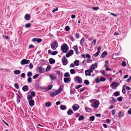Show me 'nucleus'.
Here are the masks:
<instances>
[{
  "label": "nucleus",
  "mask_w": 131,
  "mask_h": 131,
  "mask_svg": "<svg viewBox=\"0 0 131 131\" xmlns=\"http://www.w3.org/2000/svg\"><path fill=\"white\" fill-rule=\"evenodd\" d=\"M63 86L61 85L58 90L55 92H51L50 93V96L51 97H53L55 95L60 94L63 89Z\"/></svg>",
  "instance_id": "1"
},
{
  "label": "nucleus",
  "mask_w": 131,
  "mask_h": 131,
  "mask_svg": "<svg viewBox=\"0 0 131 131\" xmlns=\"http://www.w3.org/2000/svg\"><path fill=\"white\" fill-rule=\"evenodd\" d=\"M69 49V47L66 44L63 43L61 46V50L64 53H67Z\"/></svg>",
  "instance_id": "2"
},
{
  "label": "nucleus",
  "mask_w": 131,
  "mask_h": 131,
  "mask_svg": "<svg viewBox=\"0 0 131 131\" xmlns=\"http://www.w3.org/2000/svg\"><path fill=\"white\" fill-rule=\"evenodd\" d=\"M32 97L30 95H28L27 96V99L28 101L29 105L31 107L34 104V101L32 100Z\"/></svg>",
  "instance_id": "3"
},
{
  "label": "nucleus",
  "mask_w": 131,
  "mask_h": 131,
  "mask_svg": "<svg viewBox=\"0 0 131 131\" xmlns=\"http://www.w3.org/2000/svg\"><path fill=\"white\" fill-rule=\"evenodd\" d=\"M50 46L51 48L53 50H54L58 46V42L56 40H54L51 43Z\"/></svg>",
  "instance_id": "4"
},
{
  "label": "nucleus",
  "mask_w": 131,
  "mask_h": 131,
  "mask_svg": "<svg viewBox=\"0 0 131 131\" xmlns=\"http://www.w3.org/2000/svg\"><path fill=\"white\" fill-rule=\"evenodd\" d=\"M95 81L97 83H99L100 81L104 82L106 80L105 78L103 77H101L100 79L98 77H97L95 79Z\"/></svg>",
  "instance_id": "5"
},
{
  "label": "nucleus",
  "mask_w": 131,
  "mask_h": 131,
  "mask_svg": "<svg viewBox=\"0 0 131 131\" xmlns=\"http://www.w3.org/2000/svg\"><path fill=\"white\" fill-rule=\"evenodd\" d=\"M119 85V83L113 82L111 84V86H112V89H116L117 87Z\"/></svg>",
  "instance_id": "6"
},
{
  "label": "nucleus",
  "mask_w": 131,
  "mask_h": 131,
  "mask_svg": "<svg viewBox=\"0 0 131 131\" xmlns=\"http://www.w3.org/2000/svg\"><path fill=\"white\" fill-rule=\"evenodd\" d=\"M99 105V101H96L94 102L91 106L94 108H97Z\"/></svg>",
  "instance_id": "7"
},
{
  "label": "nucleus",
  "mask_w": 131,
  "mask_h": 131,
  "mask_svg": "<svg viewBox=\"0 0 131 131\" xmlns=\"http://www.w3.org/2000/svg\"><path fill=\"white\" fill-rule=\"evenodd\" d=\"M62 61L63 65L64 66L66 65L68 63V60L66 58L65 56H64L62 58Z\"/></svg>",
  "instance_id": "8"
},
{
  "label": "nucleus",
  "mask_w": 131,
  "mask_h": 131,
  "mask_svg": "<svg viewBox=\"0 0 131 131\" xmlns=\"http://www.w3.org/2000/svg\"><path fill=\"white\" fill-rule=\"evenodd\" d=\"M30 62V60L24 59L21 61L20 63L21 65H24L26 64L29 63Z\"/></svg>",
  "instance_id": "9"
},
{
  "label": "nucleus",
  "mask_w": 131,
  "mask_h": 131,
  "mask_svg": "<svg viewBox=\"0 0 131 131\" xmlns=\"http://www.w3.org/2000/svg\"><path fill=\"white\" fill-rule=\"evenodd\" d=\"M37 71L41 73H43L45 71V68L41 66L37 68Z\"/></svg>",
  "instance_id": "10"
},
{
  "label": "nucleus",
  "mask_w": 131,
  "mask_h": 131,
  "mask_svg": "<svg viewBox=\"0 0 131 131\" xmlns=\"http://www.w3.org/2000/svg\"><path fill=\"white\" fill-rule=\"evenodd\" d=\"M79 106L77 104H74L72 106L73 110L74 111H76L78 110L79 108Z\"/></svg>",
  "instance_id": "11"
},
{
  "label": "nucleus",
  "mask_w": 131,
  "mask_h": 131,
  "mask_svg": "<svg viewBox=\"0 0 131 131\" xmlns=\"http://www.w3.org/2000/svg\"><path fill=\"white\" fill-rule=\"evenodd\" d=\"M32 41L34 42H35L36 41L37 42L39 43L42 41V39L40 38H33Z\"/></svg>",
  "instance_id": "12"
},
{
  "label": "nucleus",
  "mask_w": 131,
  "mask_h": 131,
  "mask_svg": "<svg viewBox=\"0 0 131 131\" xmlns=\"http://www.w3.org/2000/svg\"><path fill=\"white\" fill-rule=\"evenodd\" d=\"M76 80L79 83L81 84L82 82V80L81 78L79 76H77L75 77Z\"/></svg>",
  "instance_id": "13"
},
{
  "label": "nucleus",
  "mask_w": 131,
  "mask_h": 131,
  "mask_svg": "<svg viewBox=\"0 0 131 131\" xmlns=\"http://www.w3.org/2000/svg\"><path fill=\"white\" fill-rule=\"evenodd\" d=\"M97 67V63H95L94 64H92L90 67V68L93 70L95 69Z\"/></svg>",
  "instance_id": "14"
},
{
  "label": "nucleus",
  "mask_w": 131,
  "mask_h": 131,
  "mask_svg": "<svg viewBox=\"0 0 131 131\" xmlns=\"http://www.w3.org/2000/svg\"><path fill=\"white\" fill-rule=\"evenodd\" d=\"M85 39L83 37L80 40V45L82 46H83L84 45Z\"/></svg>",
  "instance_id": "15"
},
{
  "label": "nucleus",
  "mask_w": 131,
  "mask_h": 131,
  "mask_svg": "<svg viewBox=\"0 0 131 131\" xmlns=\"http://www.w3.org/2000/svg\"><path fill=\"white\" fill-rule=\"evenodd\" d=\"M50 77L51 80L53 81L56 79V76L54 74H52L50 75Z\"/></svg>",
  "instance_id": "16"
},
{
  "label": "nucleus",
  "mask_w": 131,
  "mask_h": 131,
  "mask_svg": "<svg viewBox=\"0 0 131 131\" xmlns=\"http://www.w3.org/2000/svg\"><path fill=\"white\" fill-rule=\"evenodd\" d=\"M64 81L65 83H69L71 81V79L70 78H64Z\"/></svg>",
  "instance_id": "17"
},
{
  "label": "nucleus",
  "mask_w": 131,
  "mask_h": 131,
  "mask_svg": "<svg viewBox=\"0 0 131 131\" xmlns=\"http://www.w3.org/2000/svg\"><path fill=\"white\" fill-rule=\"evenodd\" d=\"M107 53L106 51H105L102 53L101 55L100 58H104L107 55Z\"/></svg>",
  "instance_id": "18"
},
{
  "label": "nucleus",
  "mask_w": 131,
  "mask_h": 131,
  "mask_svg": "<svg viewBox=\"0 0 131 131\" xmlns=\"http://www.w3.org/2000/svg\"><path fill=\"white\" fill-rule=\"evenodd\" d=\"M73 48L75 51V52L76 54H78L79 53V52L78 50V49L77 46H74L73 47Z\"/></svg>",
  "instance_id": "19"
},
{
  "label": "nucleus",
  "mask_w": 131,
  "mask_h": 131,
  "mask_svg": "<svg viewBox=\"0 0 131 131\" xmlns=\"http://www.w3.org/2000/svg\"><path fill=\"white\" fill-rule=\"evenodd\" d=\"M49 62L50 64H53L55 63V60L52 58H51L49 59Z\"/></svg>",
  "instance_id": "20"
},
{
  "label": "nucleus",
  "mask_w": 131,
  "mask_h": 131,
  "mask_svg": "<svg viewBox=\"0 0 131 131\" xmlns=\"http://www.w3.org/2000/svg\"><path fill=\"white\" fill-rule=\"evenodd\" d=\"M22 90L24 91H26L28 90V88L27 86L25 85L22 88Z\"/></svg>",
  "instance_id": "21"
},
{
  "label": "nucleus",
  "mask_w": 131,
  "mask_h": 131,
  "mask_svg": "<svg viewBox=\"0 0 131 131\" xmlns=\"http://www.w3.org/2000/svg\"><path fill=\"white\" fill-rule=\"evenodd\" d=\"M25 18L26 20H28L30 19V16L28 14H26L25 16Z\"/></svg>",
  "instance_id": "22"
},
{
  "label": "nucleus",
  "mask_w": 131,
  "mask_h": 131,
  "mask_svg": "<svg viewBox=\"0 0 131 131\" xmlns=\"http://www.w3.org/2000/svg\"><path fill=\"white\" fill-rule=\"evenodd\" d=\"M73 113V111L70 109H69L67 112V114L68 115H70Z\"/></svg>",
  "instance_id": "23"
},
{
  "label": "nucleus",
  "mask_w": 131,
  "mask_h": 131,
  "mask_svg": "<svg viewBox=\"0 0 131 131\" xmlns=\"http://www.w3.org/2000/svg\"><path fill=\"white\" fill-rule=\"evenodd\" d=\"M60 108L62 110H66L67 107L65 105H61L60 106Z\"/></svg>",
  "instance_id": "24"
},
{
  "label": "nucleus",
  "mask_w": 131,
  "mask_h": 131,
  "mask_svg": "<svg viewBox=\"0 0 131 131\" xmlns=\"http://www.w3.org/2000/svg\"><path fill=\"white\" fill-rule=\"evenodd\" d=\"M85 74L86 75H89L90 76L91 75V74L90 73L88 70H85Z\"/></svg>",
  "instance_id": "25"
},
{
  "label": "nucleus",
  "mask_w": 131,
  "mask_h": 131,
  "mask_svg": "<svg viewBox=\"0 0 131 131\" xmlns=\"http://www.w3.org/2000/svg\"><path fill=\"white\" fill-rule=\"evenodd\" d=\"M20 71L19 70H16L14 71V73L15 74H18L20 73Z\"/></svg>",
  "instance_id": "26"
},
{
  "label": "nucleus",
  "mask_w": 131,
  "mask_h": 131,
  "mask_svg": "<svg viewBox=\"0 0 131 131\" xmlns=\"http://www.w3.org/2000/svg\"><path fill=\"white\" fill-rule=\"evenodd\" d=\"M79 60H76L74 62V64L76 66H78L79 65Z\"/></svg>",
  "instance_id": "27"
},
{
  "label": "nucleus",
  "mask_w": 131,
  "mask_h": 131,
  "mask_svg": "<svg viewBox=\"0 0 131 131\" xmlns=\"http://www.w3.org/2000/svg\"><path fill=\"white\" fill-rule=\"evenodd\" d=\"M51 105V103L50 102H48L45 103V106L47 107H49Z\"/></svg>",
  "instance_id": "28"
},
{
  "label": "nucleus",
  "mask_w": 131,
  "mask_h": 131,
  "mask_svg": "<svg viewBox=\"0 0 131 131\" xmlns=\"http://www.w3.org/2000/svg\"><path fill=\"white\" fill-rule=\"evenodd\" d=\"M118 115L119 117H122L123 116L124 113L122 112H120L118 113Z\"/></svg>",
  "instance_id": "29"
},
{
  "label": "nucleus",
  "mask_w": 131,
  "mask_h": 131,
  "mask_svg": "<svg viewBox=\"0 0 131 131\" xmlns=\"http://www.w3.org/2000/svg\"><path fill=\"white\" fill-rule=\"evenodd\" d=\"M69 38L72 42H73L75 40V39L73 36H70L69 37Z\"/></svg>",
  "instance_id": "30"
},
{
  "label": "nucleus",
  "mask_w": 131,
  "mask_h": 131,
  "mask_svg": "<svg viewBox=\"0 0 131 131\" xmlns=\"http://www.w3.org/2000/svg\"><path fill=\"white\" fill-rule=\"evenodd\" d=\"M31 96H32V97H34L35 96V92L34 91H32L31 92Z\"/></svg>",
  "instance_id": "31"
},
{
  "label": "nucleus",
  "mask_w": 131,
  "mask_h": 131,
  "mask_svg": "<svg viewBox=\"0 0 131 131\" xmlns=\"http://www.w3.org/2000/svg\"><path fill=\"white\" fill-rule=\"evenodd\" d=\"M84 83L85 84L88 85L89 84V82L88 80H85L84 81Z\"/></svg>",
  "instance_id": "32"
},
{
  "label": "nucleus",
  "mask_w": 131,
  "mask_h": 131,
  "mask_svg": "<svg viewBox=\"0 0 131 131\" xmlns=\"http://www.w3.org/2000/svg\"><path fill=\"white\" fill-rule=\"evenodd\" d=\"M70 72L71 74H73L75 73L74 69H71L70 70Z\"/></svg>",
  "instance_id": "33"
},
{
  "label": "nucleus",
  "mask_w": 131,
  "mask_h": 131,
  "mask_svg": "<svg viewBox=\"0 0 131 131\" xmlns=\"http://www.w3.org/2000/svg\"><path fill=\"white\" fill-rule=\"evenodd\" d=\"M85 110L88 112H91L92 111V110L91 108H89L87 107L85 108Z\"/></svg>",
  "instance_id": "34"
},
{
  "label": "nucleus",
  "mask_w": 131,
  "mask_h": 131,
  "mask_svg": "<svg viewBox=\"0 0 131 131\" xmlns=\"http://www.w3.org/2000/svg\"><path fill=\"white\" fill-rule=\"evenodd\" d=\"M70 76V75L69 73L66 72L64 74V77H69Z\"/></svg>",
  "instance_id": "35"
},
{
  "label": "nucleus",
  "mask_w": 131,
  "mask_h": 131,
  "mask_svg": "<svg viewBox=\"0 0 131 131\" xmlns=\"http://www.w3.org/2000/svg\"><path fill=\"white\" fill-rule=\"evenodd\" d=\"M119 93L118 91L114 93V96H119Z\"/></svg>",
  "instance_id": "36"
},
{
  "label": "nucleus",
  "mask_w": 131,
  "mask_h": 131,
  "mask_svg": "<svg viewBox=\"0 0 131 131\" xmlns=\"http://www.w3.org/2000/svg\"><path fill=\"white\" fill-rule=\"evenodd\" d=\"M84 118V116L83 115H81L78 118V120L79 121H81L83 120Z\"/></svg>",
  "instance_id": "37"
},
{
  "label": "nucleus",
  "mask_w": 131,
  "mask_h": 131,
  "mask_svg": "<svg viewBox=\"0 0 131 131\" xmlns=\"http://www.w3.org/2000/svg\"><path fill=\"white\" fill-rule=\"evenodd\" d=\"M58 53V52L56 51H54L51 52V55L54 56L56 55Z\"/></svg>",
  "instance_id": "38"
},
{
  "label": "nucleus",
  "mask_w": 131,
  "mask_h": 131,
  "mask_svg": "<svg viewBox=\"0 0 131 131\" xmlns=\"http://www.w3.org/2000/svg\"><path fill=\"white\" fill-rule=\"evenodd\" d=\"M32 75V73L31 72H28L27 74V76L29 77H30Z\"/></svg>",
  "instance_id": "39"
},
{
  "label": "nucleus",
  "mask_w": 131,
  "mask_h": 131,
  "mask_svg": "<svg viewBox=\"0 0 131 131\" xmlns=\"http://www.w3.org/2000/svg\"><path fill=\"white\" fill-rule=\"evenodd\" d=\"M20 96L19 95H18V96L17 97V103L18 104H19L20 102Z\"/></svg>",
  "instance_id": "40"
},
{
  "label": "nucleus",
  "mask_w": 131,
  "mask_h": 131,
  "mask_svg": "<svg viewBox=\"0 0 131 131\" xmlns=\"http://www.w3.org/2000/svg\"><path fill=\"white\" fill-rule=\"evenodd\" d=\"M31 24L30 23H27L25 25V27L27 28H28L30 27Z\"/></svg>",
  "instance_id": "41"
},
{
  "label": "nucleus",
  "mask_w": 131,
  "mask_h": 131,
  "mask_svg": "<svg viewBox=\"0 0 131 131\" xmlns=\"http://www.w3.org/2000/svg\"><path fill=\"white\" fill-rule=\"evenodd\" d=\"M117 99L118 101L119 102H121L122 101L123 99L121 96H120L117 97Z\"/></svg>",
  "instance_id": "42"
},
{
  "label": "nucleus",
  "mask_w": 131,
  "mask_h": 131,
  "mask_svg": "<svg viewBox=\"0 0 131 131\" xmlns=\"http://www.w3.org/2000/svg\"><path fill=\"white\" fill-rule=\"evenodd\" d=\"M65 29L66 31H68L70 30V28L69 26H67L65 27Z\"/></svg>",
  "instance_id": "43"
},
{
  "label": "nucleus",
  "mask_w": 131,
  "mask_h": 131,
  "mask_svg": "<svg viewBox=\"0 0 131 131\" xmlns=\"http://www.w3.org/2000/svg\"><path fill=\"white\" fill-rule=\"evenodd\" d=\"M95 118V117L93 116L90 117V120L92 121H93L94 120Z\"/></svg>",
  "instance_id": "44"
},
{
  "label": "nucleus",
  "mask_w": 131,
  "mask_h": 131,
  "mask_svg": "<svg viewBox=\"0 0 131 131\" xmlns=\"http://www.w3.org/2000/svg\"><path fill=\"white\" fill-rule=\"evenodd\" d=\"M75 37L77 39L78 38L80 37V35L78 33H76L75 35Z\"/></svg>",
  "instance_id": "45"
},
{
  "label": "nucleus",
  "mask_w": 131,
  "mask_h": 131,
  "mask_svg": "<svg viewBox=\"0 0 131 131\" xmlns=\"http://www.w3.org/2000/svg\"><path fill=\"white\" fill-rule=\"evenodd\" d=\"M52 87L53 85L52 84H51L48 87L47 89L49 90H50L52 89Z\"/></svg>",
  "instance_id": "46"
},
{
  "label": "nucleus",
  "mask_w": 131,
  "mask_h": 131,
  "mask_svg": "<svg viewBox=\"0 0 131 131\" xmlns=\"http://www.w3.org/2000/svg\"><path fill=\"white\" fill-rule=\"evenodd\" d=\"M100 53V51H97V52H96L95 53L94 55V56L95 57H96L97 56H98Z\"/></svg>",
  "instance_id": "47"
},
{
  "label": "nucleus",
  "mask_w": 131,
  "mask_h": 131,
  "mask_svg": "<svg viewBox=\"0 0 131 131\" xmlns=\"http://www.w3.org/2000/svg\"><path fill=\"white\" fill-rule=\"evenodd\" d=\"M27 81L28 83L31 82L32 81V79L30 77H28L27 79Z\"/></svg>",
  "instance_id": "48"
},
{
  "label": "nucleus",
  "mask_w": 131,
  "mask_h": 131,
  "mask_svg": "<svg viewBox=\"0 0 131 131\" xmlns=\"http://www.w3.org/2000/svg\"><path fill=\"white\" fill-rule=\"evenodd\" d=\"M85 88L84 87L83 88H82L81 89H80V90L79 91L80 93L81 92H82L84 91L85 90Z\"/></svg>",
  "instance_id": "49"
},
{
  "label": "nucleus",
  "mask_w": 131,
  "mask_h": 131,
  "mask_svg": "<svg viewBox=\"0 0 131 131\" xmlns=\"http://www.w3.org/2000/svg\"><path fill=\"white\" fill-rule=\"evenodd\" d=\"M15 87L17 89H18L19 88L18 85L17 83H15L14 85Z\"/></svg>",
  "instance_id": "50"
},
{
  "label": "nucleus",
  "mask_w": 131,
  "mask_h": 131,
  "mask_svg": "<svg viewBox=\"0 0 131 131\" xmlns=\"http://www.w3.org/2000/svg\"><path fill=\"white\" fill-rule=\"evenodd\" d=\"M39 76L38 74H36L34 75L33 77V78L34 79H36Z\"/></svg>",
  "instance_id": "51"
},
{
  "label": "nucleus",
  "mask_w": 131,
  "mask_h": 131,
  "mask_svg": "<svg viewBox=\"0 0 131 131\" xmlns=\"http://www.w3.org/2000/svg\"><path fill=\"white\" fill-rule=\"evenodd\" d=\"M122 65L123 67H125L126 65V63L124 61H123L122 63Z\"/></svg>",
  "instance_id": "52"
},
{
  "label": "nucleus",
  "mask_w": 131,
  "mask_h": 131,
  "mask_svg": "<svg viewBox=\"0 0 131 131\" xmlns=\"http://www.w3.org/2000/svg\"><path fill=\"white\" fill-rule=\"evenodd\" d=\"M82 85H79L76 86L75 88L76 89H78L80 88V87H82Z\"/></svg>",
  "instance_id": "53"
},
{
  "label": "nucleus",
  "mask_w": 131,
  "mask_h": 131,
  "mask_svg": "<svg viewBox=\"0 0 131 131\" xmlns=\"http://www.w3.org/2000/svg\"><path fill=\"white\" fill-rule=\"evenodd\" d=\"M92 8L93 10H97L99 9V7H93Z\"/></svg>",
  "instance_id": "54"
},
{
  "label": "nucleus",
  "mask_w": 131,
  "mask_h": 131,
  "mask_svg": "<svg viewBox=\"0 0 131 131\" xmlns=\"http://www.w3.org/2000/svg\"><path fill=\"white\" fill-rule=\"evenodd\" d=\"M68 53L71 55L73 54V50H71L69 51Z\"/></svg>",
  "instance_id": "55"
},
{
  "label": "nucleus",
  "mask_w": 131,
  "mask_h": 131,
  "mask_svg": "<svg viewBox=\"0 0 131 131\" xmlns=\"http://www.w3.org/2000/svg\"><path fill=\"white\" fill-rule=\"evenodd\" d=\"M124 86L123 87L122 92L123 94H125V89L124 88Z\"/></svg>",
  "instance_id": "56"
},
{
  "label": "nucleus",
  "mask_w": 131,
  "mask_h": 131,
  "mask_svg": "<svg viewBox=\"0 0 131 131\" xmlns=\"http://www.w3.org/2000/svg\"><path fill=\"white\" fill-rule=\"evenodd\" d=\"M33 65L31 63H30L29 65V67L30 69H31L33 68Z\"/></svg>",
  "instance_id": "57"
},
{
  "label": "nucleus",
  "mask_w": 131,
  "mask_h": 131,
  "mask_svg": "<svg viewBox=\"0 0 131 131\" xmlns=\"http://www.w3.org/2000/svg\"><path fill=\"white\" fill-rule=\"evenodd\" d=\"M70 94H74V91L72 89H71L70 90Z\"/></svg>",
  "instance_id": "58"
},
{
  "label": "nucleus",
  "mask_w": 131,
  "mask_h": 131,
  "mask_svg": "<svg viewBox=\"0 0 131 131\" xmlns=\"http://www.w3.org/2000/svg\"><path fill=\"white\" fill-rule=\"evenodd\" d=\"M50 68H51L50 66H48L47 67L46 69L47 71H48L50 69Z\"/></svg>",
  "instance_id": "59"
},
{
  "label": "nucleus",
  "mask_w": 131,
  "mask_h": 131,
  "mask_svg": "<svg viewBox=\"0 0 131 131\" xmlns=\"http://www.w3.org/2000/svg\"><path fill=\"white\" fill-rule=\"evenodd\" d=\"M115 110H113L112 111V115H114L115 114Z\"/></svg>",
  "instance_id": "60"
},
{
  "label": "nucleus",
  "mask_w": 131,
  "mask_h": 131,
  "mask_svg": "<svg viewBox=\"0 0 131 131\" xmlns=\"http://www.w3.org/2000/svg\"><path fill=\"white\" fill-rule=\"evenodd\" d=\"M71 56L68 52L66 54V56L67 58H68Z\"/></svg>",
  "instance_id": "61"
},
{
  "label": "nucleus",
  "mask_w": 131,
  "mask_h": 131,
  "mask_svg": "<svg viewBox=\"0 0 131 131\" xmlns=\"http://www.w3.org/2000/svg\"><path fill=\"white\" fill-rule=\"evenodd\" d=\"M101 47H98L97 48V50H98V51H100V50H101Z\"/></svg>",
  "instance_id": "62"
},
{
  "label": "nucleus",
  "mask_w": 131,
  "mask_h": 131,
  "mask_svg": "<svg viewBox=\"0 0 131 131\" xmlns=\"http://www.w3.org/2000/svg\"><path fill=\"white\" fill-rule=\"evenodd\" d=\"M111 98H112V101L113 102H115L117 101L116 99L115 98L113 97H112Z\"/></svg>",
  "instance_id": "63"
},
{
  "label": "nucleus",
  "mask_w": 131,
  "mask_h": 131,
  "mask_svg": "<svg viewBox=\"0 0 131 131\" xmlns=\"http://www.w3.org/2000/svg\"><path fill=\"white\" fill-rule=\"evenodd\" d=\"M128 114L131 115V108H130L128 111Z\"/></svg>",
  "instance_id": "64"
}]
</instances>
